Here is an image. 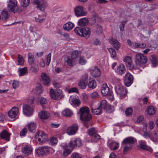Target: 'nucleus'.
Returning <instances> with one entry per match:
<instances>
[{
  "label": "nucleus",
  "instance_id": "1",
  "mask_svg": "<svg viewBox=\"0 0 158 158\" xmlns=\"http://www.w3.org/2000/svg\"><path fill=\"white\" fill-rule=\"evenodd\" d=\"M78 114L80 115L81 119L84 122V126L87 127L89 121L92 118L89 108L86 106L81 107L80 109Z\"/></svg>",
  "mask_w": 158,
  "mask_h": 158
},
{
  "label": "nucleus",
  "instance_id": "2",
  "mask_svg": "<svg viewBox=\"0 0 158 158\" xmlns=\"http://www.w3.org/2000/svg\"><path fill=\"white\" fill-rule=\"evenodd\" d=\"M136 141V139L132 137H129L125 139L122 141V145L124 146L123 152L125 154L131 148L134 144Z\"/></svg>",
  "mask_w": 158,
  "mask_h": 158
},
{
  "label": "nucleus",
  "instance_id": "3",
  "mask_svg": "<svg viewBox=\"0 0 158 158\" xmlns=\"http://www.w3.org/2000/svg\"><path fill=\"white\" fill-rule=\"evenodd\" d=\"M147 61V58L146 56L142 54L138 53L135 56V62L137 67L141 70L140 67L143 64H146Z\"/></svg>",
  "mask_w": 158,
  "mask_h": 158
},
{
  "label": "nucleus",
  "instance_id": "4",
  "mask_svg": "<svg viewBox=\"0 0 158 158\" xmlns=\"http://www.w3.org/2000/svg\"><path fill=\"white\" fill-rule=\"evenodd\" d=\"M115 90L116 94L121 99L125 98L127 95V90L120 83L115 85Z\"/></svg>",
  "mask_w": 158,
  "mask_h": 158
},
{
  "label": "nucleus",
  "instance_id": "5",
  "mask_svg": "<svg viewBox=\"0 0 158 158\" xmlns=\"http://www.w3.org/2000/svg\"><path fill=\"white\" fill-rule=\"evenodd\" d=\"M51 98L54 100H59L64 97L62 90L51 89L50 92Z\"/></svg>",
  "mask_w": 158,
  "mask_h": 158
},
{
  "label": "nucleus",
  "instance_id": "6",
  "mask_svg": "<svg viewBox=\"0 0 158 158\" xmlns=\"http://www.w3.org/2000/svg\"><path fill=\"white\" fill-rule=\"evenodd\" d=\"M55 150L52 148L48 146H43L37 149V154L39 156L46 155L48 154H52Z\"/></svg>",
  "mask_w": 158,
  "mask_h": 158
},
{
  "label": "nucleus",
  "instance_id": "7",
  "mask_svg": "<svg viewBox=\"0 0 158 158\" xmlns=\"http://www.w3.org/2000/svg\"><path fill=\"white\" fill-rule=\"evenodd\" d=\"M7 8L8 11L15 14L19 11L17 2L15 0H9L8 2Z\"/></svg>",
  "mask_w": 158,
  "mask_h": 158
},
{
  "label": "nucleus",
  "instance_id": "8",
  "mask_svg": "<svg viewBox=\"0 0 158 158\" xmlns=\"http://www.w3.org/2000/svg\"><path fill=\"white\" fill-rule=\"evenodd\" d=\"M35 138H38V141L41 144H44L48 140V137L43 131H39L37 132Z\"/></svg>",
  "mask_w": 158,
  "mask_h": 158
},
{
  "label": "nucleus",
  "instance_id": "9",
  "mask_svg": "<svg viewBox=\"0 0 158 158\" xmlns=\"http://www.w3.org/2000/svg\"><path fill=\"white\" fill-rule=\"evenodd\" d=\"M101 93L104 96H108L113 97V93L110 90V89L106 84H103L101 87Z\"/></svg>",
  "mask_w": 158,
  "mask_h": 158
},
{
  "label": "nucleus",
  "instance_id": "10",
  "mask_svg": "<svg viewBox=\"0 0 158 158\" xmlns=\"http://www.w3.org/2000/svg\"><path fill=\"white\" fill-rule=\"evenodd\" d=\"M74 12L77 16H85L87 14L85 8L81 6L76 7L74 9Z\"/></svg>",
  "mask_w": 158,
  "mask_h": 158
},
{
  "label": "nucleus",
  "instance_id": "11",
  "mask_svg": "<svg viewBox=\"0 0 158 158\" xmlns=\"http://www.w3.org/2000/svg\"><path fill=\"white\" fill-rule=\"evenodd\" d=\"M133 81V77L130 73L126 74L125 76L124 84L127 87L130 86L132 83Z\"/></svg>",
  "mask_w": 158,
  "mask_h": 158
},
{
  "label": "nucleus",
  "instance_id": "12",
  "mask_svg": "<svg viewBox=\"0 0 158 158\" xmlns=\"http://www.w3.org/2000/svg\"><path fill=\"white\" fill-rule=\"evenodd\" d=\"M78 128V126L77 124H73L71 126L68 127L66 133L69 135H73L77 132Z\"/></svg>",
  "mask_w": 158,
  "mask_h": 158
},
{
  "label": "nucleus",
  "instance_id": "13",
  "mask_svg": "<svg viewBox=\"0 0 158 158\" xmlns=\"http://www.w3.org/2000/svg\"><path fill=\"white\" fill-rule=\"evenodd\" d=\"M69 146L73 148L76 147H80L81 145V141L80 138H74L73 140L68 144Z\"/></svg>",
  "mask_w": 158,
  "mask_h": 158
},
{
  "label": "nucleus",
  "instance_id": "14",
  "mask_svg": "<svg viewBox=\"0 0 158 158\" xmlns=\"http://www.w3.org/2000/svg\"><path fill=\"white\" fill-rule=\"evenodd\" d=\"M23 113L27 116H30L33 114V109L28 105L23 106Z\"/></svg>",
  "mask_w": 158,
  "mask_h": 158
},
{
  "label": "nucleus",
  "instance_id": "15",
  "mask_svg": "<svg viewBox=\"0 0 158 158\" xmlns=\"http://www.w3.org/2000/svg\"><path fill=\"white\" fill-rule=\"evenodd\" d=\"M22 151L25 156H28L32 153V150L30 145H26L22 148Z\"/></svg>",
  "mask_w": 158,
  "mask_h": 158
},
{
  "label": "nucleus",
  "instance_id": "16",
  "mask_svg": "<svg viewBox=\"0 0 158 158\" xmlns=\"http://www.w3.org/2000/svg\"><path fill=\"white\" fill-rule=\"evenodd\" d=\"M41 81L43 84L47 85L49 84L50 80L48 76L45 73H42L41 75Z\"/></svg>",
  "mask_w": 158,
  "mask_h": 158
},
{
  "label": "nucleus",
  "instance_id": "17",
  "mask_svg": "<svg viewBox=\"0 0 158 158\" xmlns=\"http://www.w3.org/2000/svg\"><path fill=\"white\" fill-rule=\"evenodd\" d=\"M139 145L141 149L148 151L150 152H152V149L150 147L146 144V142L142 140L139 141Z\"/></svg>",
  "mask_w": 158,
  "mask_h": 158
},
{
  "label": "nucleus",
  "instance_id": "18",
  "mask_svg": "<svg viewBox=\"0 0 158 158\" xmlns=\"http://www.w3.org/2000/svg\"><path fill=\"white\" fill-rule=\"evenodd\" d=\"M19 109L17 107H13L8 113L9 116L11 118L15 117L18 114Z\"/></svg>",
  "mask_w": 158,
  "mask_h": 158
},
{
  "label": "nucleus",
  "instance_id": "19",
  "mask_svg": "<svg viewBox=\"0 0 158 158\" xmlns=\"http://www.w3.org/2000/svg\"><path fill=\"white\" fill-rule=\"evenodd\" d=\"M108 146L110 149L115 150L118 148L119 144L118 143L111 140L108 142Z\"/></svg>",
  "mask_w": 158,
  "mask_h": 158
},
{
  "label": "nucleus",
  "instance_id": "20",
  "mask_svg": "<svg viewBox=\"0 0 158 158\" xmlns=\"http://www.w3.org/2000/svg\"><path fill=\"white\" fill-rule=\"evenodd\" d=\"M1 138L4 140L9 141L10 140V134L6 130L3 131L0 134Z\"/></svg>",
  "mask_w": 158,
  "mask_h": 158
},
{
  "label": "nucleus",
  "instance_id": "21",
  "mask_svg": "<svg viewBox=\"0 0 158 158\" xmlns=\"http://www.w3.org/2000/svg\"><path fill=\"white\" fill-rule=\"evenodd\" d=\"M123 60L127 64V66L129 67L130 69H134V66L132 62L131 57L127 56L124 58Z\"/></svg>",
  "mask_w": 158,
  "mask_h": 158
},
{
  "label": "nucleus",
  "instance_id": "22",
  "mask_svg": "<svg viewBox=\"0 0 158 158\" xmlns=\"http://www.w3.org/2000/svg\"><path fill=\"white\" fill-rule=\"evenodd\" d=\"M73 148H71L69 145L64 148V150L62 153V156L63 157H66L70 154Z\"/></svg>",
  "mask_w": 158,
  "mask_h": 158
},
{
  "label": "nucleus",
  "instance_id": "23",
  "mask_svg": "<svg viewBox=\"0 0 158 158\" xmlns=\"http://www.w3.org/2000/svg\"><path fill=\"white\" fill-rule=\"evenodd\" d=\"M110 44L112 45L113 47L116 50L119 49L120 47V44L117 40L112 38L110 40Z\"/></svg>",
  "mask_w": 158,
  "mask_h": 158
},
{
  "label": "nucleus",
  "instance_id": "24",
  "mask_svg": "<svg viewBox=\"0 0 158 158\" xmlns=\"http://www.w3.org/2000/svg\"><path fill=\"white\" fill-rule=\"evenodd\" d=\"M28 131L31 133H34L36 130V125L35 123L31 122L27 125Z\"/></svg>",
  "mask_w": 158,
  "mask_h": 158
},
{
  "label": "nucleus",
  "instance_id": "25",
  "mask_svg": "<svg viewBox=\"0 0 158 158\" xmlns=\"http://www.w3.org/2000/svg\"><path fill=\"white\" fill-rule=\"evenodd\" d=\"M83 34L82 37L87 39L89 37L91 32V30L89 28L86 27L83 28Z\"/></svg>",
  "mask_w": 158,
  "mask_h": 158
},
{
  "label": "nucleus",
  "instance_id": "26",
  "mask_svg": "<svg viewBox=\"0 0 158 158\" xmlns=\"http://www.w3.org/2000/svg\"><path fill=\"white\" fill-rule=\"evenodd\" d=\"M91 108L92 112L94 114L98 115L101 114L102 113V109L99 107L97 108H95L94 107V105L92 104L91 106Z\"/></svg>",
  "mask_w": 158,
  "mask_h": 158
},
{
  "label": "nucleus",
  "instance_id": "27",
  "mask_svg": "<svg viewBox=\"0 0 158 158\" xmlns=\"http://www.w3.org/2000/svg\"><path fill=\"white\" fill-rule=\"evenodd\" d=\"M89 23L88 19L86 18H83L80 19L78 22V25L81 27L86 26Z\"/></svg>",
  "mask_w": 158,
  "mask_h": 158
},
{
  "label": "nucleus",
  "instance_id": "28",
  "mask_svg": "<svg viewBox=\"0 0 158 158\" xmlns=\"http://www.w3.org/2000/svg\"><path fill=\"white\" fill-rule=\"evenodd\" d=\"M91 73L92 76L95 77H98L100 75L101 72L98 68L95 67L91 70Z\"/></svg>",
  "mask_w": 158,
  "mask_h": 158
},
{
  "label": "nucleus",
  "instance_id": "29",
  "mask_svg": "<svg viewBox=\"0 0 158 158\" xmlns=\"http://www.w3.org/2000/svg\"><path fill=\"white\" fill-rule=\"evenodd\" d=\"M126 68L123 64H120L118 67L117 70V73L120 75H122L125 73Z\"/></svg>",
  "mask_w": 158,
  "mask_h": 158
},
{
  "label": "nucleus",
  "instance_id": "30",
  "mask_svg": "<svg viewBox=\"0 0 158 158\" xmlns=\"http://www.w3.org/2000/svg\"><path fill=\"white\" fill-rule=\"evenodd\" d=\"M39 115L41 118L45 119L48 118L50 114L46 111H42L39 113Z\"/></svg>",
  "mask_w": 158,
  "mask_h": 158
},
{
  "label": "nucleus",
  "instance_id": "31",
  "mask_svg": "<svg viewBox=\"0 0 158 158\" xmlns=\"http://www.w3.org/2000/svg\"><path fill=\"white\" fill-rule=\"evenodd\" d=\"M74 26V24L71 22H69L65 24L63 26V28L68 31H70L72 29Z\"/></svg>",
  "mask_w": 158,
  "mask_h": 158
},
{
  "label": "nucleus",
  "instance_id": "32",
  "mask_svg": "<svg viewBox=\"0 0 158 158\" xmlns=\"http://www.w3.org/2000/svg\"><path fill=\"white\" fill-rule=\"evenodd\" d=\"M150 139L154 142L158 141V132L155 131H153L151 133Z\"/></svg>",
  "mask_w": 158,
  "mask_h": 158
},
{
  "label": "nucleus",
  "instance_id": "33",
  "mask_svg": "<svg viewBox=\"0 0 158 158\" xmlns=\"http://www.w3.org/2000/svg\"><path fill=\"white\" fill-rule=\"evenodd\" d=\"M2 19L1 20L3 22H6L7 21V20L9 18V15L7 11L3 10L2 13Z\"/></svg>",
  "mask_w": 158,
  "mask_h": 158
},
{
  "label": "nucleus",
  "instance_id": "34",
  "mask_svg": "<svg viewBox=\"0 0 158 158\" xmlns=\"http://www.w3.org/2000/svg\"><path fill=\"white\" fill-rule=\"evenodd\" d=\"M149 59L151 61L154 67H156L158 64V62L157 60V57L154 55H151L150 56Z\"/></svg>",
  "mask_w": 158,
  "mask_h": 158
},
{
  "label": "nucleus",
  "instance_id": "35",
  "mask_svg": "<svg viewBox=\"0 0 158 158\" xmlns=\"http://www.w3.org/2000/svg\"><path fill=\"white\" fill-rule=\"evenodd\" d=\"M42 86L41 85H39L33 90V92L36 94H39L42 92Z\"/></svg>",
  "mask_w": 158,
  "mask_h": 158
},
{
  "label": "nucleus",
  "instance_id": "36",
  "mask_svg": "<svg viewBox=\"0 0 158 158\" xmlns=\"http://www.w3.org/2000/svg\"><path fill=\"white\" fill-rule=\"evenodd\" d=\"M78 85L79 87L82 89H85L87 85L85 80L84 79L80 80L78 82Z\"/></svg>",
  "mask_w": 158,
  "mask_h": 158
},
{
  "label": "nucleus",
  "instance_id": "37",
  "mask_svg": "<svg viewBox=\"0 0 158 158\" xmlns=\"http://www.w3.org/2000/svg\"><path fill=\"white\" fill-rule=\"evenodd\" d=\"M83 28L81 27H77L74 29V32L77 34L82 37L83 35Z\"/></svg>",
  "mask_w": 158,
  "mask_h": 158
},
{
  "label": "nucleus",
  "instance_id": "38",
  "mask_svg": "<svg viewBox=\"0 0 158 158\" xmlns=\"http://www.w3.org/2000/svg\"><path fill=\"white\" fill-rule=\"evenodd\" d=\"M88 86L89 88L92 89H94L97 86V83L94 80H92L89 81Z\"/></svg>",
  "mask_w": 158,
  "mask_h": 158
},
{
  "label": "nucleus",
  "instance_id": "39",
  "mask_svg": "<svg viewBox=\"0 0 158 158\" xmlns=\"http://www.w3.org/2000/svg\"><path fill=\"white\" fill-rule=\"evenodd\" d=\"M108 104H107V102L106 100H102L100 103L99 106L101 109H107V106Z\"/></svg>",
  "mask_w": 158,
  "mask_h": 158
},
{
  "label": "nucleus",
  "instance_id": "40",
  "mask_svg": "<svg viewBox=\"0 0 158 158\" xmlns=\"http://www.w3.org/2000/svg\"><path fill=\"white\" fill-rule=\"evenodd\" d=\"M47 6V2H45L42 4L40 3V6H36V7L42 11H44Z\"/></svg>",
  "mask_w": 158,
  "mask_h": 158
},
{
  "label": "nucleus",
  "instance_id": "41",
  "mask_svg": "<svg viewBox=\"0 0 158 158\" xmlns=\"http://www.w3.org/2000/svg\"><path fill=\"white\" fill-rule=\"evenodd\" d=\"M62 114L64 115L67 117L71 116L73 114V112L68 109L64 110Z\"/></svg>",
  "mask_w": 158,
  "mask_h": 158
},
{
  "label": "nucleus",
  "instance_id": "42",
  "mask_svg": "<svg viewBox=\"0 0 158 158\" xmlns=\"http://www.w3.org/2000/svg\"><path fill=\"white\" fill-rule=\"evenodd\" d=\"M18 65H23L24 64L23 58L22 56L18 54V57L17 58Z\"/></svg>",
  "mask_w": 158,
  "mask_h": 158
},
{
  "label": "nucleus",
  "instance_id": "43",
  "mask_svg": "<svg viewBox=\"0 0 158 158\" xmlns=\"http://www.w3.org/2000/svg\"><path fill=\"white\" fill-rule=\"evenodd\" d=\"M19 76H23L27 72V68L25 67L21 69H19Z\"/></svg>",
  "mask_w": 158,
  "mask_h": 158
},
{
  "label": "nucleus",
  "instance_id": "44",
  "mask_svg": "<svg viewBox=\"0 0 158 158\" xmlns=\"http://www.w3.org/2000/svg\"><path fill=\"white\" fill-rule=\"evenodd\" d=\"M100 139V136L96 134L91 136V142H96Z\"/></svg>",
  "mask_w": 158,
  "mask_h": 158
},
{
  "label": "nucleus",
  "instance_id": "45",
  "mask_svg": "<svg viewBox=\"0 0 158 158\" xmlns=\"http://www.w3.org/2000/svg\"><path fill=\"white\" fill-rule=\"evenodd\" d=\"M71 56L72 59L77 58L79 56V52L76 50H74L72 52Z\"/></svg>",
  "mask_w": 158,
  "mask_h": 158
},
{
  "label": "nucleus",
  "instance_id": "46",
  "mask_svg": "<svg viewBox=\"0 0 158 158\" xmlns=\"http://www.w3.org/2000/svg\"><path fill=\"white\" fill-rule=\"evenodd\" d=\"M97 131L95 128L92 127L88 130V134L91 136L96 134Z\"/></svg>",
  "mask_w": 158,
  "mask_h": 158
},
{
  "label": "nucleus",
  "instance_id": "47",
  "mask_svg": "<svg viewBox=\"0 0 158 158\" xmlns=\"http://www.w3.org/2000/svg\"><path fill=\"white\" fill-rule=\"evenodd\" d=\"M148 113L150 115L154 114L155 113V109L152 106H150L148 108Z\"/></svg>",
  "mask_w": 158,
  "mask_h": 158
},
{
  "label": "nucleus",
  "instance_id": "48",
  "mask_svg": "<svg viewBox=\"0 0 158 158\" xmlns=\"http://www.w3.org/2000/svg\"><path fill=\"white\" fill-rule=\"evenodd\" d=\"M108 50L110 52L111 57L114 58L116 56V52L115 50L112 48L108 49Z\"/></svg>",
  "mask_w": 158,
  "mask_h": 158
},
{
  "label": "nucleus",
  "instance_id": "49",
  "mask_svg": "<svg viewBox=\"0 0 158 158\" xmlns=\"http://www.w3.org/2000/svg\"><path fill=\"white\" fill-rule=\"evenodd\" d=\"M50 144L52 145H56L58 142V140L56 138L52 137L50 138Z\"/></svg>",
  "mask_w": 158,
  "mask_h": 158
},
{
  "label": "nucleus",
  "instance_id": "50",
  "mask_svg": "<svg viewBox=\"0 0 158 158\" xmlns=\"http://www.w3.org/2000/svg\"><path fill=\"white\" fill-rule=\"evenodd\" d=\"M38 100L40 104L44 107L43 105L46 103L47 102L46 99L44 98L40 97L38 98Z\"/></svg>",
  "mask_w": 158,
  "mask_h": 158
},
{
  "label": "nucleus",
  "instance_id": "51",
  "mask_svg": "<svg viewBox=\"0 0 158 158\" xmlns=\"http://www.w3.org/2000/svg\"><path fill=\"white\" fill-rule=\"evenodd\" d=\"M34 56H33L31 54H29L28 55V60L29 64H33L34 62Z\"/></svg>",
  "mask_w": 158,
  "mask_h": 158
},
{
  "label": "nucleus",
  "instance_id": "52",
  "mask_svg": "<svg viewBox=\"0 0 158 158\" xmlns=\"http://www.w3.org/2000/svg\"><path fill=\"white\" fill-rule=\"evenodd\" d=\"M125 113L127 116L131 115L133 113V109L131 108H129L126 110Z\"/></svg>",
  "mask_w": 158,
  "mask_h": 158
},
{
  "label": "nucleus",
  "instance_id": "53",
  "mask_svg": "<svg viewBox=\"0 0 158 158\" xmlns=\"http://www.w3.org/2000/svg\"><path fill=\"white\" fill-rule=\"evenodd\" d=\"M31 69L33 71L36 72L38 70L39 68L37 65L33 64L31 66Z\"/></svg>",
  "mask_w": 158,
  "mask_h": 158
},
{
  "label": "nucleus",
  "instance_id": "54",
  "mask_svg": "<svg viewBox=\"0 0 158 158\" xmlns=\"http://www.w3.org/2000/svg\"><path fill=\"white\" fill-rule=\"evenodd\" d=\"M30 2V0H24L22 1V6L24 8V7H26L28 6Z\"/></svg>",
  "mask_w": 158,
  "mask_h": 158
},
{
  "label": "nucleus",
  "instance_id": "55",
  "mask_svg": "<svg viewBox=\"0 0 158 158\" xmlns=\"http://www.w3.org/2000/svg\"><path fill=\"white\" fill-rule=\"evenodd\" d=\"M35 19L36 22H38L40 23H42L44 19L42 18L41 16L39 15H38V17H35Z\"/></svg>",
  "mask_w": 158,
  "mask_h": 158
},
{
  "label": "nucleus",
  "instance_id": "56",
  "mask_svg": "<svg viewBox=\"0 0 158 158\" xmlns=\"http://www.w3.org/2000/svg\"><path fill=\"white\" fill-rule=\"evenodd\" d=\"M144 131L143 134V136L146 138L150 137L151 136V133L149 131Z\"/></svg>",
  "mask_w": 158,
  "mask_h": 158
},
{
  "label": "nucleus",
  "instance_id": "57",
  "mask_svg": "<svg viewBox=\"0 0 158 158\" xmlns=\"http://www.w3.org/2000/svg\"><path fill=\"white\" fill-rule=\"evenodd\" d=\"M127 21L125 20L123 21L121 25L119 26V28L121 31H123L124 29V26Z\"/></svg>",
  "mask_w": 158,
  "mask_h": 158
},
{
  "label": "nucleus",
  "instance_id": "58",
  "mask_svg": "<svg viewBox=\"0 0 158 158\" xmlns=\"http://www.w3.org/2000/svg\"><path fill=\"white\" fill-rule=\"evenodd\" d=\"M51 53H49L46 58V60H47V63L46 64L48 66L51 60Z\"/></svg>",
  "mask_w": 158,
  "mask_h": 158
},
{
  "label": "nucleus",
  "instance_id": "59",
  "mask_svg": "<svg viewBox=\"0 0 158 158\" xmlns=\"http://www.w3.org/2000/svg\"><path fill=\"white\" fill-rule=\"evenodd\" d=\"M13 87L14 89H15L18 87L19 86V82L17 81L14 80L12 83Z\"/></svg>",
  "mask_w": 158,
  "mask_h": 158
},
{
  "label": "nucleus",
  "instance_id": "60",
  "mask_svg": "<svg viewBox=\"0 0 158 158\" xmlns=\"http://www.w3.org/2000/svg\"><path fill=\"white\" fill-rule=\"evenodd\" d=\"M97 30L96 31L98 32L101 33L102 32V27L100 25H97L96 27Z\"/></svg>",
  "mask_w": 158,
  "mask_h": 158
},
{
  "label": "nucleus",
  "instance_id": "61",
  "mask_svg": "<svg viewBox=\"0 0 158 158\" xmlns=\"http://www.w3.org/2000/svg\"><path fill=\"white\" fill-rule=\"evenodd\" d=\"M79 62L80 64L84 65L86 64V61L83 57H81L79 59Z\"/></svg>",
  "mask_w": 158,
  "mask_h": 158
},
{
  "label": "nucleus",
  "instance_id": "62",
  "mask_svg": "<svg viewBox=\"0 0 158 158\" xmlns=\"http://www.w3.org/2000/svg\"><path fill=\"white\" fill-rule=\"evenodd\" d=\"M98 96V94L97 92H94L92 93L90 95V97L93 98H95Z\"/></svg>",
  "mask_w": 158,
  "mask_h": 158
},
{
  "label": "nucleus",
  "instance_id": "63",
  "mask_svg": "<svg viewBox=\"0 0 158 158\" xmlns=\"http://www.w3.org/2000/svg\"><path fill=\"white\" fill-rule=\"evenodd\" d=\"M71 156L72 158H81L79 154L77 152L73 153L71 155Z\"/></svg>",
  "mask_w": 158,
  "mask_h": 158
},
{
  "label": "nucleus",
  "instance_id": "64",
  "mask_svg": "<svg viewBox=\"0 0 158 158\" xmlns=\"http://www.w3.org/2000/svg\"><path fill=\"white\" fill-rule=\"evenodd\" d=\"M27 130L26 128H24L20 131V134L21 136H24L27 133Z\"/></svg>",
  "mask_w": 158,
  "mask_h": 158
}]
</instances>
